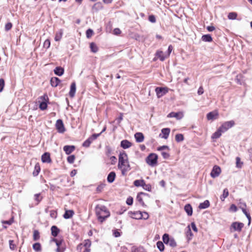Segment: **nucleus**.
Wrapping results in <instances>:
<instances>
[{
	"instance_id": "2",
	"label": "nucleus",
	"mask_w": 252,
	"mask_h": 252,
	"mask_svg": "<svg viewBox=\"0 0 252 252\" xmlns=\"http://www.w3.org/2000/svg\"><path fill=\"white\" fill-rule=\"evenodd\" d=\"M234 125L235 122L233 120L224 122L219 127L217 130L212 134L211 138L213 139H216L220 138L222 133L226 132L229 128L232 127Z\"/></svg>"
},
{
	"instance_id": "44",
	"label": "nucleus",
	"mask_w": 252,
	"mask_h": 252,
	"mask_svg": "<svg viewBox=\"0 0 252 252\" xmlns=\"http://www.w3.org/2000/svg\"><path fill=\"white\" fill-rule=\"evenodd\" d=\"M237 14L235 12H230L228 15V18L230 20H235L236 19Z\"/></svg>"
},
{
	"instance_id": "28",
	"label": "nucleus",
	"mask_w": 252,
	"mask_h": 252,
	"mask_svg": "<svg viewBox=\"0 0 252 252\" xmlns=\"http://www.w3.org/2000/svg\"><path fill=\"white\" fill-rule=\"evenodd\" d=\"M40 171V167L39 163H36L34 168V170L32 173V175L33 176H37Z\"/></svg>"
},
{
	"instance_id": "10",
	"label": "nucleus",
	"mask_w": 252,
	"mask_h": 252,
	"mask_svg": "<svg viewBox=\"0 0 252 252\" xmlns=\"http://www.w3.org/2000/svg\"><path fill=\"white\" fill-rule=\"evenodd\" d=\"M41 160L43 163H50L52 160L49 153L45 152L41 156Z\"/></svg>"
},
{
	"instance_id": "46",
	"label": "nucleus",
	"mask_w": 252,
	"mask_h": 252,
	"mask_svg": "<svg viewBox=\"0 0 252 252\" xmlns=\"http://www.w3.org/2000/svg\"><path fill=\"white\" fill-rule=\"evenodd\" d=\"M168 244L171 247H175L177 246L176 242L174 238H172L169 241Z\"/></svg>"
},
{
	"instance_id": "32",
	"label": "nucleus",
	"mask_w": 252,
	"mask_h": 252,
	"mask_svg": "<svg viewBox=\"0 0 252 252\" xmlns=\"http://www.w3.org/2000/svg\"><path fill=\"white\" fill-rule=\"evenodd\" d=\"M156 56L159 58L161 61H163L165 59V57L163 55V53L161 51H158L156 52Z\"/></svg>"
},
{
	"instance_id": "18",
	"label": "nucleus",
	"mask_w": 252,
	"mask_h": 252,
	"mask_svg": "<svg viewBox=\"0 0 252 252\" xmlns=\"http://www.w3.org/2000/svg\"><path fill=\"white\" fill-rule=\"evenodd\" d=\"M54 72L56 75L61 76L64 73V68L61 66H57L54 69Z\"/></svg>"
},
{
	"instance_id": "5",
	"label": "nucleus",
	"mask_w": 252,
	"mask_h": 252,
	"mask_svg": "<svg viewBox=\"0 0 252 252\" xmlns=\"http://www.w3.org/2000/svg\"><path fill=\"white\" fill-rule=\"evenodd\" d=\"M155 92L157 97L160 98L168 93V88L166 87H157Z\"/></svg>"
},
{
	"instance_id": "48",
	"label": "nucleus",
	"mask_w": 252,
	"mask_h": 252,
	"mask_svg": "<svg viewBox=\"0 0 252 252\" xmlns=\"http://www.w3.org/2000/svg\"><path fill=\"white\" fill-rule=\"evenodd\" d=\"M50 46V41L49 39H46L43 43V47L48 49Z\"/></svg>"
},
{
	"instance_id": "26",
	"label": "nucleus",
	"mask_w": 252,
	"mask_h": 252,
	"mask_svg": "<svg viewBox=\"0 0 252 252\" xmlns=\"http://www.w3.org/2000/svg\"><path fill=\"white\" fill-rule=\"evenodd\" d=\"M63 34V30L62 29H60L59 31L56 32L55 37V40L56 41H60L61 38H62V36Z\"/></svg>"
},
{
	"instance_id": "54",
	"label": "nucleus",
	"mask_w": 252,
	"mask_h": 252,
	"mask_svg": "<svg viewBox=\"0 0 252 252\" xmlns=\"http://www.w3.org/2000/svg\"><path fill=\"white\" fill-rule=\"evenodd\" d=\"M50 215L51 218L56 219L57 217V212L55 210H51L50 211Z\"/></svg>"
},
{
	"instance_id": "15",
	"label": "nucleus",
	"mask_w": 252,
	"mask_h": 252,
	"mask_svg": "<svg viewBox=\"0 0 252 252\" xmlns=\"http://www.w3.org/2000/svg\"><path fill=\"white\" fill-rule=\"evenodd\" d=\"M116 178V173L114 171H111L110 172L107 178V182L109 183H112Z\"/></svg>"
},
{
	"instance_id": "51",
	"label": "nucleus",
	"mask_w": 252,
	"mask_h": 252,
	"mask_svg": "<svg viewBox=\"0 0 252 252\" xmlns=\"http://www.w3.org/2000/svg\"><path fill=\"white\" fill-rule=\"evenodd\" d=\"M12 27V24L10 22L6 23L5 25V30L6 31H9Z\"/></svg>"
},
{
	"instance_id": "34",
	"label": "nucleus",
	"mask_w": 252,
	"mask_h": 252,
	"mask_svg": "<svg viewBox=\"0 0 252 252\" xmlns=\"http://www.w3.org/2000/svg\"><path fill=\"white\" fill-rule=\"evenodd\" d=\"M33 249L36 252H39L41 250V245L39 243H35L32 245Z\"/></svg>"
},
{
	"instance_id": "52",
	"label": "nucleus",
	"mask_w": 252,
	"mask_h": 252,
	"mask_svg": "<svg viewBox=\"0 0 252 252\" xmlns=\"http://www.w3.org/2000/svg\"><path fill=\"white\" fill-rule=\"evenodd\" d=\"M94 33V32L92 30L89 29L88 30H87L86 31V36L88 38H90L91 37L93 34Z\"/></svg>"
},
{
	"instance_id": "24",
	"label": "nucleus",
	"mask_w": 252,
	"mask_h": 252,
	"mask_svg": "<svg viewBox=\"0 0 252 252\" xmlns=\"http://www.w3.org/2000/svg\"><path fill=\"white\" fill-rule=\"evenodd\" d=\"M51 234L54 237H57L60 232V229L55 225H53L51 228Z\"/></svg>"
},
{
	"instance_id": "35",
	"label": "nucleus",
	"mask_w": 252,
	"mask_h": 252,
	"mask_svg": "<svg viewBox=\"0 0 252 252\" xmlns=\"http://www.w3.org/2000/svg\"><path fill=\"white\" fill-rule=\"evenodd\" d=\"M40 238V234L37 230H34L33 231V239L34 241H37Z\"/></svg>"
},
{
	"instance_id": "38",
	"label": "nucleus",
	"mask_w": 252,
	"mask_h": 252,
	"mask_svg": "<svg viewBox=\"0 0 252 252\" xmlns=\"http://www.w3.org/2000/svg\"><path fill=\"white\" fill-rule=\"evenodd\" d=\"M136 200L141 204L143 207H145L146 205L143 200V198L141 195L138 193L136 196Z\"/></svg>"
},
{
	"instance_id": "49",
	"label": "nucleus",
	"mask_w": 252,
	"mask_h": 252,
	"mask_svg": "<svg viewBox=\"0 0 252 252\" xmlns=\"http://www.w3.org/2000/svg\"><path fill=\"white\" fill-rule=\"evenodd\" d=\"M5 82L3 78L0 79V92H1L4 88Z\"/></svg>"
},
{
	"instance_id": "37",
	"label": "nucleus",
	"mask_w": 252,
	"mask_h": 252,
	"mask_svg": "<svg viewBox=\"0 0 252 252\" xmlns=\"http://www.w3.org/2000/svg\"><path fill=\"white\" fill-rule=\"evenodd\" d=\"M170 239L169 235L167 233L164 234L162 236V240L165 244H168Z\"/></svg>"
},
{
	"instance_id": "64",
	"label": "nucleus",
	"mask_w": 252,
	"mask_h": 252,
	"mask_svg": "<svg viewBox=\"0 0 252 252\" xmlns=\"http://www.w3.org/2000/svg\"><path fill=\"white\" fill-rule=\"evenodd\" d=\"M82 249H84V248L83 247V244L80 243L77 247V251L78 252H81L82 251Z\"/></svg>"
},
{
	"instance_id": "62",
	"label": "nucleus",
	"mask_w": 252,
	"mask_h": 252,
	"mask_svg": "<svg viewBox=\"0 0 252 252\" xmlns=\"http://www.w3.org/2000/svg\"><path fill=\"white\" fill-rule=\"evenodd\" d=\"M112 153V149L110 147L107 146L106 147V154L109 156Z\"/></svg>"
},
{
	"instance_id": "14",
	"label": "nucleus",
	"mask_w": 252,
	"mask_h": 252,
	"mask_svg": "<svg viewBox=\"0 0 252 252\" xmlns=\"http://www.w3.org/2000/svg\"><path fill=\"white\" fill-rule=\"evenodd\" d=\"M61 82V80L58 77H52L50 80V84L53 87H57Z\"/></svg>"
},
{
	"instance_id": "17",
	"label": "nucleus",
	"mask_w": 252,
	"mask_h": 252,
	"mask_svg": "<svg viewBox=\"0 0 252 252\" xmlns=\"http://www.w3.org/2000/svg\"><path fill=\"white\" fill-rule=\"evenodd\" d=\"M131 145V143L127 140H123L121 142V147L124 149L130 147Z\"/></svg>"
},
{
	"instance_id": "31",
	"label": "nucleus",
	"mask_w": 252,
	"mask_h": 252,
	"mask_svg": "<svg viewBox=\"0 0 252 252\" xmlns=\"http://www.w3.org/2000/svg\"><path fill=\"white\" fill-rule=\"evenodd\" d=\"M184 140V137L183 134L178 133L175 135V140L177 142H181Z\"/></svg>"
},
{
	"instance_id": "25",
	"label": "nucleus",
	"mask_w": 252,
	"mask_h": 252,
	"mask_svg": "<svg viewBox=\"0 0 252 252\" xmlns=\"http://www.w3.org/2000/svg\"><path fill=\"white\" fill-rule=\"evenodd\" d=\"M210 206V202L208 200H205L203 202L200 203L199 208L200 209H204L208 208Z\"/></svg>"
},
{
	"instance_id": "13",
	"label": "nucleus",
	"mask_w": 252,
	"mask_h": 252,
	"mask_svg": "<svg viewBox=\"0 0 252 252\" xmlns=\"http://www.w3.org/2000/svg\"><path fill=\"white\" fill-rule=\"evenodd\" d=\"M76 90V83L75 82H73L70 85V89L69 93L70 97H73L75 96Z\"/></svg>"
},
{
	"instance_id": "6",
	"label": "nucleus",
	"mask_w": 252,
	"mask_h": 252,
	"mask_svg": "<svg viewBox=\"0 0 252 252\" xmlns=\"http://www.w3.org/2000/svg\"><path fill=\"white\" fill-rule=\"evenodd\" d=\"M56 128L59 133H63L65 131V129L62 120L58 119L56 121Z\"/></svg>"
},
{
	"instance_id": "30",
	"label": "nucleus",
	"mask_w": 252,
	"mask_h": 252,
	"mask_svg": "<svg viewBox=\"0 0 252 252\" xmlns=\"http://www.w3.org/2000/svg\"><path fill=\"white\" fill-rule=\"evenodd\" d=\"M91 50L93 53H96L98 51V47L97 45L94 42H92L90 44Z\"/></svg>"
},
{
	"instance_id": "8",
	"label": "nucleus",
	"mask_w": 252,
	"mask_h": 252,
	"mask_svg": "<svg viewBox=\"0 0 252 252\" xmlns=\"http://www.w3.org/2000/svg\"><path fill=\"white\" fill-rule=\"evenodd\" d=\"M244 226V224L243 223L235 221L232 223L231 225V229L232 228L234 231L241 232Z\"/></svg>"
},
{
	"instance_id": "1",
	"label": "nucleus",
	"mask_w": 252,
	"mask_h": 252,
	"mask_svg": "<svg viewBox=\"0 0 252 252\" xmlns=\"http://www.w3.org/2000/svg\"><path fill=\"white\" fill-rule=\"evenodd\" d=\"M118 167L121 169L122 174L125 176L126 173L131 169L128 161L127 155L124 152L121 153L119 156V162Z\"/></svg>"
},
{
	"instance_id": "11",
	"label": "nucleus",
	"mask_w": 252,
	"mask_h": 252,
	"mask_svg": "<svg viewBox=\"0 0 252 252\" xmlns=\"http://www.w3.org/2000/svg\"><path fill=\"white\" fill-rule=\"evenodd\" d=\"M63 149L65 154L68 155L75 150V147L74 145H65L63 147Z\"/></svg>"
},
{
	"instance_id": "21",
	"label": "nucleus",
	"mask_w": 252,
	"mask_h": 252,
	"mask_svg": "<svg viewBox=\"0 0 252 252\" xmlns=\"http://www.w3.org/2000/svg\"><path fill=\"white\" fill-rule=\"evenodd\" d=\"M184 210L189 216H191L192 215V208L190 204H186L184 207Z\"/></svg>"
},
{
	"instance_id": "61",
	"label": "nucleus",
	"mask_w": 252,
	"mask_h": 252,
	"mask_svg": "<svg viewBox=\"0 0 252 252\" xmlns=\"http://www.w3.org/2000/svg\"><path fill=\"white\" fill-rule=\"evenodd\" d=\"M40 98L42 100V101H48L49 98L48 95L46 94H44L43 95L40 97Z\"/></svg>"
},
{
	"instance_id": "9",
	"label": "nucleus",
	"mask_w": 252,
	"mask_h": 252,
	"mask_svg": "<svg viewBox=\"0 0 252 252\" xmlns=\"http://www.w3.org/2000/svg\"><path fill=\"white\" fill-rule=\"evenodd\" d=\"M221 172L220 168L218 165H215L211 172V176L213 178H216L219 176Z\"/></svg>"
},
{
	"instance_id": "40",
	"label": "nucleus",
	"mask_w": 252,
	"mask_h": 252,
	"mask_svg": "<svg viewBox=\"0 0 252 252\" xmlns=\"http://www.w3.org/2000/svg\"><path fill=\"white\" fill-rule=\"evenodd\" d=\"M91 241L89 239L85 240L84 243H83V245L84 248H89L91 246Z\"/></svg>"
},
{
	"instance_id": "22",
	"label": "nucleus",
	"mask_w": 252,
	"mask_h": 252,
	"mask_svg": "<svg viewBox=\"0 0 252 252\" xmlns=\"http://www.w3.org/2000/svg\"><path fill=\"white\" fill-rule=\"evenodd\" d=\"M170 132V129L169 128H164L161 129V133L163 135L162 138L166 139L169 135Z\"/></svg>"
},
{
	"instance_id": "4",
	"label": "nucleus",
	"mask_w": 252,
	"mask_h": 252,
	"mask_svg": "<svg viewBox=\"0 0 252 252\" xmlns=\"http://www.w3.org/2000/svg\"><path fill=\"white\" fill-rule=\"evenodd\" d=\"M158 156L155 153L150 154L146 158V163L152 167H154L157 165Z\"/></svg>"
},
{
	"instance_id": "33",
	"label": "nucleus",
	"mask_w": 252,
	"mask_h": 252,
	"mask_svg": "<svg viewBox=\"0 0 252 252\" xmlns=\"http://www.w3.org/2000/svg\"><path fill=\"white\" fill-rule=\"evenodd\" d=\"M34 199L37 202L36 204H38L42 200V197L41 196L40 193H36L34 195Z\"/></svg>"
},
{
	"instance_id": "36",
	"label": "nucleus",
	"mask_w": 252,
	"mask_h": 252,
	"mask_svg": "<svg viewBox=\"0 0 252 252\" xmlns=\"http://www.w3.org/2000/svg\"><path fill=\"white\" fill-rule=\"evenodd\" d=\"M157 246L160 252H163L164 250V245L161 241H158L157 243Z\"/></svg>"
},
{
	"instance_id": "59",
	"label": "nucleus",
	"mask_w": 252,
	"mask_h": 252,
	"mask_svg": "<svg viewBox=\"0 0 252 252\" xmlns=\"http://www.w3.org/2000/svg\"><path fill=\"white\" fill-rule=\"evenodd\" d=\"M13 222V219H11L9 220H2L1 221L2 223L3 224H6L8 225H11Z\"/></svg>"
},
{
	"instance_id": "12",
	"label": "nucleus",
	"mask_w": 252,
	"mask_h": 252,
	"mask_svg": "<svg viewBox=\"0 0 252 252\" xmlns=\"http://www.w3.org/2000/svg\"><path fill=\"white\" fill-rule=\"evenodd\" d=\"M168 118H175L177 120H180L183 117V114L181 112H170L167 115Z\"/></svg>"
},
{
	"instance_id": "60",
	"label": "nucleus",
	"mask_w": 252,
	"mask_h": 252,
	"mask_svg": "<svg viewBox=\"0 0 252 252\" xmlns=\"http://www.w3.org/2000/svg\"><path fill=\"white\" fill-rule=\"evenodd\" d=\"M13 242H14L13 240H10L9 241V247H10V249L12 250H14L15 248V244H13Z\"/></svg>"
},
{
	"instance_id": "41",
	"label": "nucleus",
	"mask_w": 252,
	"mask_h": 252,
	"mask_svg": "<svg viewBox=\"0 0 252 252\" xmlns=\"http://www.w3.org/2000/svg\"><path fill=\"white\" fill-rule=\"evenodd\" d=\"M144 182L143 180H136L134 181L133 184L136 187H142Z\"/></svg>"
},
{
	"instance_id": "47",
	"label": "nucleus",
	"mask_w": 252,
	"mask_h": 252,
	"mask_svg": "<svg viewBox=\"0 0 252 252\" xmlns=\"http://www.w3.org/2000/svg\"><path fill=\"white\" fill-rule=\"evenodd\" d=\"M75 159V157L74 155H70L68 156L67 158V161L69 163H73L74 161V160Z\"/></svg>"
},
{
	"instance_id": "27",
	"label": "nucleus",
	"mask_w": 252,
	"mask_h": 252,
	"mask_svg": "<svg viewBox=\"0 0 252 252\" xmlns=\"http://www.w3.org/2000/svg\"><path fill=\"white\" fill-rule=\"evenodd\" d=\"M201 39L202 41L205 42H211L213 41V38L211 35L209 34L203 35Z\"/></svg>"
},
{
	"instance_id": "16",
	"label": "nucleus",
	"mask_w": 252,
	"mask_h": 252,
	"mask_svg": "<svg viewBox=\"0 0 252 252\" xmlns=\"http://www.w3.org/2000/svg\"><path fill=\"white\" fill-rule=\"evenodd\" d=\"M136 141L138 143H140L143 141L144 136L141 132H136L134 135Z\"/></svg>"
},
{
	"instance_id": "58",
	"label": "nucleus",
	"mask_w": 252,
	"mask_h": 252,
	"mask_svg": "<svg viewBox=\"0 0 252 252\" xmlns=\"http://www.w3.org/2000/svg\"><path fill=\"white\" fill-rule=\"evenodd\" d=\"M167 149L168 150H169V147L166 145H163L162 146H160L158 147L157 150L159 151H162L164 150Z\"/></svg>"
},
{
	"instance_id": "23",
	"label": "nucleus",
	"mask_w": 252,
	"mask_h": 252,
	"mask_svg": "<svg viewBox=\"0 0 252 252\" xmlns=\"http://www.w3.org/2000/svg\"><path fill=\"white\" fill-rule=\"evenodd\" d=\"M103 8V5L101 2H96L92 7V9L95 11H97Z\"/></svg>"
},
{
	"instance_id": "50",
	"label": "nucleus",
	"mask_w": 252,
	"mask_h": 252,
	"mask_svg": "<svg viewBox=\"0 0 252 252\" xmlns=\"http://www.w3.org/2000/svg\"><path fill=\"white\" fill-rule=\"evenodd\" d=\"M148 20L150 22L155 23L156 22V17L154 15H150L149 16Z\"/></svg>"
},
{
	"instance_id": "7",
	"label": "nucleus",
	"mask_w": 252,
	"mask_h": 252,
	"mask_svg": "<svg viewBox=\"0 0 252 252\" xmlns=\"http://www.w3.org/2000/svg\"><path fill=\"white\" fill-rule=\"evenodd\" d=\"M128 215L130 218L135 220H141L143 217L142 212L141 211H129Z\"/></svg>"
},
{
	"instance_id": "20",
	"label": "nucleus",
	"mask_w": 252,
	"mask_h": 252,
	"mask_svg": "<svg viewBox=\"0 0 252 252\" xmlns=\"http://www.w3.org/2000/svg\"><path fill=\"white\" fill-rule=\"evenodd\" d=\"M74 214V212L72 210H66L63 215V217L65 219H69L71 218Z\"/></svg>"
},
{
	"instance_id": "63",
	"label": "nucleus",
	"mask_w": 252,
	"mask_h": 252,
	"mask_svg": "<svg viewBox=\"0 0 252 252\" xmlns=\"http://www.w3.org/2000/svg\"><path fill=\"white\" fill-rule=\"evenodd\" d=\"M91 144L89 142V140H88L87 139H86L84 142L82 144V146L84 147H86V148H88L90 147Z\"/></svg>"
},
{
	"instance_id": "57",
	"label": "nucleus",
	"mask_w": 252,
	"mask_h": 252,
	"mask_svg": "<svg viewBox=\"0 0 252 252\" xmlns=\"http://www.w3.org/2000/svg\"><path fill=\"white\" fill-rule=\"evenodd\" d=\"M243 205L244 206V207H241V210L243 212V213L246 215V216H247V215H249L250 214L246 210V207L247 206L246 205V204L245 203H243Z\"/></svg>"
},
{
	"instance_id": "55",
	"label": "nucleus",
	"mask_w": 252,
	"mask_h": 252,
	"mask_svg": "<svg viewBox=\"0 0 252 252\" xmlns=\"http://www.w3.org/2000/svg\"><path fill=\"white\" fill-rule=\"evenodd\" d=\"M161 154L164 159H167L170 157L169 154L165 152L162 151Z\"/></svg>"
},
{
	"instance_id": "45",
	"label": "nucleus",
	"mask_w": 252,
	"mask_h": 252,
	"mask_svg": "<svg viewBox=\"0 0 252 252\" xmlns=\"http://www.w3.org/2000/svg\"><path fill=\"white\" fill-rule=\"evenodd\" d=\"M143 189L148 191H151V189H152V187H151V186L150 184H146L145 182L143 183V185H142V186Z\"/></svg>"
},
{
	"instance_id": "3",
	"label": "nucleus",
	"mask_w": 252,
	"mask_h": 252,
	"mask_svg": "<svg viewBox=\"0 0 252 252\" xmlns=\"http://www.w3.org/2000/svg\"><path fill=\"white\" fill-rule=\"evenodd\" d=\"M95 210L97 220L101 223L105 221L110 215L109 211L106 207L104 205H97Z\"/></svg>"
},
{
	"instance_id": "56",
	"label": "nucleus",
	"mask_w": 252,
	"mask_h": 252,
	"mask_svg": "<svg viewBox=\"0 0 252 252\" xmlns=\"http://www.w3.org/2000/svg\"><path fill=\"white\" fill-rule=\"evenodd\" d=\"M133 198L131 196L128 197L126 201V203L128 205H131L133 204Z\"/></svg>"
},
{
	"instance_id": "39",
	"label": "nucleus",
	"mask_w": 252,
	"mask_h": 252,
	"mask_svg": "<svg viewBox=\"0 0 252 252\" xmlns=\"http://www.w3.org/2000/svg\"><path fill=\"white\" fill-rule=\"evenodd\" d=\"M39 108L41 110H44L47 108V102L42 101L40 103Z\"/></svg>"
},
{
	"instance_id": "19",
	"label": "nucleus",
	"mask_w": 252,
	"mask_h": 252,
	"mask_svg": "<svg viewBox=\"0 0 252 252\" xmlns=\"http://www.w3.org/2000/svg\"><path fill=\"white\" fill-rule=\"evenodd\" d=\"M218 116V113L214 111L208 113L207 115V118L208 120H213L216 119Z\"/></svg>"
},
{
	"instance_id": "29",
	"label": "nucleus",
	"mask_w": 252,
	"mask_h": 252,
	"mask_svg": "<svg viewBox=\"0 0 252 252\" xmlns=\"http://www.w3.org/2000/svg\"><path fill=\"white\" fill-rule=\"evenodd\" d=\"M229 192L227 189L225 188L223 190L222 194L220 196V199L221 201H224V199L228 196Z\"/></svg>"
},
{
	"instance_id": "53",
	"label": "nucleus",
	"mask_w": 252,
	"mask_h": 252,
	"mask_svg": "<svg viewBox=\"0 0 252 252\" xmlns=\"http://www.w3.org/2000/svg\"><path fill=\"white\" fill-rule=\"evenodd\" d=\"M142 250H143L142 249L132 247H131V252H142Z\"/></svg>"
},
{
	"instance_id": "43",
	"label": "nucleus",
	"mask_w": 252,
	"mask_h": 252,
	"mask_svg": "<svg viewBox=\"0 0 252 252\" xmlns=\"http://www.w3.org/2000/svg\"><path fill=\"white\" fill-rule=\"evenodd\" d=\"M243 163L241 161V159L239 157H237L236 158V164L237 168H240L242 167Z\"/></svg>"
},
{
	"instance_id": "42",
	"label": "nucleus",
	"mask_w": 252,
	"mask_h": 252,
	"mask_svg": "<svg viewBox=\"0 0 252 252\" xmlns=\"http://www.w3.org/2000/svg\"><path fill=\"white\" fill-rule=\"evenodd\" d=\"M105 184L104 183H100L96 188V191L97 193L101 192L103 189Z\"/></svg>"
}]
</instances>
